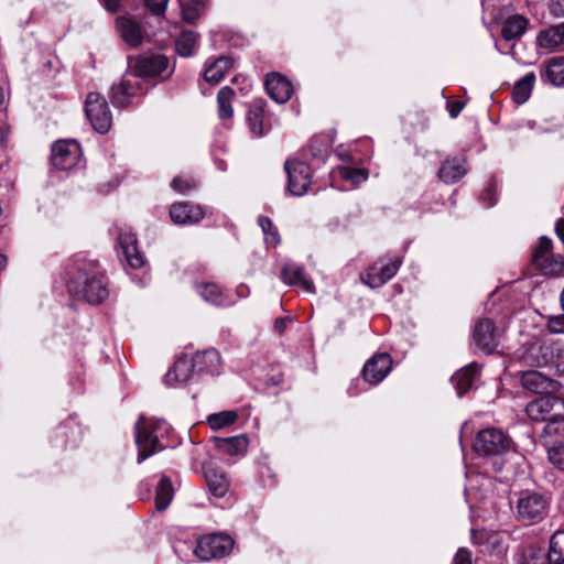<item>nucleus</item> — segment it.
I'll return each mask as SVG.
<instances>
[{"mask_svg":"<svg viewBox=\"0 0 564 564\" xmlns=\"http://www.w3.org/2000/svg\"><path fill=\"white\" fill-rule=\"evenodd\" d=\"M69 292L78 300L89 304H99L108 295V283L97 261H83L75 276L68 283Z\"/></svg>","mask_w":564,"mask_h":564,"instance_id":"nucleus-1","label":"nucleus"},{"mask_svg":"<svg viewBox=\"0 0 564 564\" xmlns=\"http://www.w3.org/2000/svg\"><path fill=\"white\" fill-rule=\"evenodd\" d=\"M402 262L403 260L399 256L381 257L361 273L360 279L371 289L380 288L397 274Z\"/></svg>","mask_w":564,"mask_h":564,"instance_id":"nucleus-2","label":"nucleus"},{"mask_svg":"<svg viewBox=\"0 0 564 564\" xmlns=\"http://www.w3.org/2000/svg\"><path fill=\"white\" fill-rule=\"evenodd\" d=\"M159 424L141 416L135 424V444L138 446V463L162 451L164 447L159 441L156 430Z\"/></svg>","mask_w":564,"mask_h":564,"instance_id":"nucleus-3","label":"nucleus"},{"mask_svg":"<svg viewBox=\"0 0 564 564\" xmlns=\"http://www.w3.org/2000/svg\"><path fill=\"white\" fill-rule=\"evenodd\" d=\"M531 263L544 275H555L564 269V259L560 254L552 252V241L543 236L539 239V243L534 249Z\"/></svg>","mask_w":564,"mask_h":564,"instance_id":"nucleus-4","label":"nucleus"},{"mask_svg":"<svg viewBox=\"0 0 564 564\" xmlns=\"http://www.w3.org/2000/svg\"><path fill=\"white\" fill-rule=\"evenodd\" d=\"M86 117L99 133H107L112 124V116L108 102L99 93L91 91L85 101Z\"/></svg>","mask_w":564,"mask_h":564,"instance_id":"nucleus-5","label":"nucleus"},{"mask_svg":"<svg viewBox=\"0 0 564 564\" xmlns=\"http://www.w3.org/2000/svg\"><path fill=\"white\" fill-rule=\"evenodd\" d=\"M564 348L557 341L545 340L534 343L522 356L523 361L531 367H545L555 364L563 357Z\"/></svg>","mask_w":564,"mask_h":564,"instance_id":"nucleus-6","label":"nucleus"},{"mask_svg":"<svg viewBox=\"0 0 564 564\" xmlns=\"http://www.w3.org/2000/svg\"><path fill=\"white\" fill-rule=\"evenodd\" d=\"M511 440L499 429L480 431L474 443V451L482 456L501 455L510 448Z\"/></svg>","mask_w":564,"mask_h":564,"instance_id":"nucleus-7","label":"nucleus"},{"mask_svg":"<svg viewBox=\"0 0 564 564\" xmlns=\"http://www.w3.org/2000/svg\"><path fill=\"white\" fill-rule=\"evenodd\" d=\"M234 546V541L225 534H209L197 541L195 555L202 561H209L227 555Z\"/></svg>","mask_w":564,"mask_h":564,"instance_id":"nucleus-8","label":"nucleus"},{"mask_svg":"<svg viewBox=\"0 0 564 564\" xmlns=\"http://www.w3.org/2000/svg\"><path fill=\"white\" fill-rule=\"evenodd\" d=\"M284 169L288 174V188L294 196H302L312 183V170L308 164L299 160H286Z\"/></svg>","mask_w":564,"mask_h":564,"instance_id":"nucleus-9","label":"nucleus"},{"mask_svg":"<svg viewBox=\"0 0 564 564\" xmlns=\"http://www.w3.org/2000/svg\"><path fill=\"white\" fill-rule=\"evenodd\" d=\"M82 155L79 144L74 140L57 141L52 147V164L59 170H70Z\"/></svg>","mask_w":564,"mask_h":564,"instance_id":"nucleus-10","label":"nucleus"},{"mask_svg":"<svg viewBox=\"0 0 564 564\" xmlns=\"http://www.w3.org/2000/svg\"><path fill=\"white\" fill-rule=\"evenodd\" d=\"M517 509L521 520L538 522L546 514L547 501L540 494L527 492L518 500Z\"/></svg>","mask_w":564,"mask_h":564,"instance_id":"nucleus-11","label":"nucleus"},{"mask_svg":"<svg viewBox=\"0 0 564 564\" xmlns=\"http://www.w3.org/2000/svg\"><path fill=\"white\" fill-rule=\"evenodd\" d=\"M173 68L170 67V61L164 55H150L138 59L133 66V74L137 77L170 76Z\"/></svg>","mask_w":564,"mask_h":564,"instance_id":"nucleus-12","label":"nucleus"},{"mask_svg":"<svg viewBox=\"0 0 564 564\" xmlns=\"http://www.w3.org/2000/svg\"><path fill=\"white\" fill-rule=\"evenodd\" d=\"M392 359L388 352L375 354L362 368V377L370 384L380 383L391 371Z\"/></svg>","mask_w":564,"mask_h":564,"instance_id":"nucleus-13","label":"nucleus"},{"mask_svg":"<svg viewBox=\"0 0 564 564\" xmlns=\"http://www.w3.org/2000/svg\"><path fill=\"white\" fill-rule=\"evenodd\" d=\"M473 339L479 349L486 354H492L499 344V335L494 322L489 318L480 319L475 326Z\"/></svg>","mask_w":564,"mask_h":564,"instance_id":"nucleus-14","label":"nucleus"},{"mask_svg":"<svg viewBox=\"0 0 564 564\" xmlns=\"http://www.w3.org/2000/svg\"><path fill=\"white\" fill-rule=\"evenodd\" d=\"M205 209L200 205L189 202L175 203L170 208L171 220L176 225H194L205 217Z\"/></svg>","mask_w":564,"mask_h":564,"instance_id":"nucleus-15","label":"nucleus"},{"mask_svg":"<svg viewBox=\"0 0 564 564\" xmlns=\"http://www.w3.org/2000/svg\"><path fill=\"white\" fill-rule=\"evenodd\" d=\"M140 89L138 77L134 74H129L124 76L120 83L112 86L111 100L117 107H127L131 98L134 97Z\"/></svg>","mask_w":564,"mask_h":564,"instance_id":"nucleus-16","label":"nucleus"},{"mask_svg":"<svg viewBox=\"0 0 564 564\" xmlns=\"http://www.w3.org/2000/svg\"><path fill=\"white\" fill-rule=\"evenodd\" d=\"M521 383L524 389L541 394L553 393L558 388L557 381L536 370L523 372Z\"/></svg>","mask_w":564,"mask_h":564,"instance_id":"nucleus-17","label":"nucleus"},{"mask_svg":"<svg viewBox=\"0 0 564 564\" xmlns=\"http://www.w3.org/2000/svg\"><path fill=\"white\" fill-rule=\"evenodd\" d=\"M471 541L476 545L485 546V551L491 555L501 556L507 550L503 538L497 532L473 530Z\"/></svg>","mask_w":564,"mask_h":564,"instance_id":"nucleus-18","label":"nucleus"},{"mask_svg":"<svg viewBox=\"0 0 564 564\" xmlns=\"http://www.w3.org/2000/svg\"><path fill=\"white\" fill-rule=\"evenodd\" d=\"M564 44V23L551 25L536 35V46L547 53L557 51Z\"/></svg>","mask_w":564,"mask_h":564,"instance_id":"nucleus-19","label":"nucleus"},{"mask_svg":"<svg viewBox=\"0 0 564 564\" xmlns=\"http://www.w3.org/2000/svg\"><path fill=\"white\" fill-rule=\"evenodd\" d=\"M118 242L126 261L131 268L140 269L144 265V257L138 249L137 237L133 232H121L118 237Z\"/></svg>","mask_w":564,"mask_h":564,"instance_id":"nucleus-20","label":"nucleus"},{"mask_svg":"<svg viewBox=\"0 0 564 564\" xmlns=\"http://www.w3.org/2000/svg\"><path fill=\"white\" fill-rule=\"evenodd\" d=\"M194 369L198 373L218 375L221 370L220 354L214 349L197 351L192 356Z\"/></svg>","mask_w":564,"mask_h":564,"instance_id":"nucleus-21","label":"nucleus"},{"mask_svg":"<svg viewBox=\"0 0 564 564\" xmlns=\"http://www.w3.org/2000/svg\"><path fill=\"white\" fill-rule=\"evenodd\" d=\"M265 104L262 100H254L247 113V123L250 132L256 138H261L270 130V124L264 122Z\"/></svg>","mask_w":564,"mask_h":564,"instance_id":"nucleus-22","label":"nucleus"},{"mask_svg":"<svg viewBox=\"0 0 564 564\" xmlns=\"http://www.w3.org/2000/svg\"><path fill=\"white\" fill-rule=\"evenodd\" d=\"M204 476L208 490L217 498H223L229 490V479L220 468L207 465L204 467Z\"/></svg>","mask_w":564,"mask_h":564,"instance_id":"nucleus-23","label":"nucleus"},{"mask_svg":"<svg viewBox=\"0 0 564 564\" xmlns=\"http://www.w3.org/2000/svg\"><path fill=\"white\" fill-rule=\"evenodd\" d=\"M265 89L276 102H286L292 96V84L280 74H271L265 78Z\"/></svg>","mask_w":564,"mask_h":564,"instance_id":"nucleus-24","label":"nucleus"},{"mask_svg":"<svg viewBox=\"0 0 564 564\" xmlns=\"http://www.w3.org/2000/svg\"><path fill=\"white\" fill-rule=\"evenodd\" d=\"M281 278L283 282L289 285L300 286L307 293L315 292L313 281L306 276L301 265L295 263H286L282 269Z\"/></svg>","mask_w":564,"mask_h":564,"instance_id":"nucleus-25","label":"nucleus"},{"mask_svg":"<svg viewBox=\"0 0 564 564\" xmlns=\"http://www.w3.org/2000/svg\"><path fill=\"white\" fill-rule=\"evenodd\" d=\"M543 433L564 437V398L553 394L550 422L545 424Z\"/></svg>","mask_w":564,"mask_h":564,"instance_id":"nucleus-26","label":"nucleus"},{"mask_svg":"<svg viewBox=\"0 0 564 564\" xmlns=\"http://www.w3.org/2000/svg\"><path fill=\"white\" fill-rule=\"evenodd\" d=\"M194 371L196 372L192 357L183 356L174 362V366L169 370L164 379L170 386L186 383Z\"/></svg>","mask_w":564,"mask_h":564,"instance_id":"nucleus-27","label":"nucleus"},{"mask_svg":"<svg viewBox=\"0 0 564 564\" xmlns=\"http://www.w3.org/2000/svg\"><path fill=\"white\" fill-rule=\"evenodd\" d=\"M543 82L550 83L556 87L564 86V56H555L543 63L541 70Z\"/></svg>","mask_w":564,"mask_h":564,"instance_id":"nucleus-28","label":"nucleus"},{"mask_svg":"<svg viewBox=\"0 0 564 564\" xmlns=\"http://www.w3.org/2000/svg\"><path fill=\"white\" fill-rule=\"evenodd\" d=\"M479 376L480 369L475 362L456 371L452 377V382L455 386L458 395H463L468 390H470Z\"/></svg>","mask_w":564,"mask_h":564,"instance_id":"nucleus-29","label":"nucleus"},{"mask_svg":"<svg viewBox=\"0 0 564 564\" xmlns=\"http://www.w3.org/2000/svg\"><path fill=\"white\" fill-rule=\"evenodd\" d=\"M553 393L544 394L528 403L525 413L532 421L549 424Z\"/></svg>","mask_w":564,"mask_h":564,"instance_id":"nucleus-30","label":"nucleus"},{"mask_svg":"<svg viewBox=\"0 0 564 564\" xmlns=\"http://www.w3.org/2000/svg\"><path fill=\"white\" fill-rule=\"evenodd\" d=\"M465 174V161L459 158L445 160L438 170V177L445 183H455Z\"/></svg>","mask_w":564,"mask_h":564,"instance_id":"nucleus-31","label":"nucleus"},{"mask_svg":"<svg viewBox=\"0 0 564 564\" xmlns=\"http://www.w3.org/2000/svg\"><path fill=\"white\" fill-rule=\"evenodd\" d=\"M117 26L121 34L122 40L130 46H139L142 42L143 34L141 26L135 22L127 18H119L117 20Z\"/></svg>","mask_w":564,"mask_h":564,"instance_id":"nucleus-32","label":"nucleus"},{"mask_svg":"<svg viewBox=\"0 0 564 564\" xmlns=\"http://www.w3.org/2000/svg\"><path fill=\"white\" fill-rule=\"evenodd\" d=\"M528 24L529 20L523 15L509 17L502 24L501 35L507 41L519 39L527 31Z\"/></svg>","mask_w":564,"mask_h":564,"instance_id":"nucleus-33","label":"nucleus"},{"mask_svg":"<svg viewBox=\"0 0 564 564\" xmlns=\"http://www.w3.org/2000/svg\"><path fill=\"white\" fill-rule=\"evenodd\" d=\"M231 66L232 61L230 58L219 57L205 69L204 76L206 82L213 85L218 84Z\"/></svg>","mask_w":564,"mask_h":564,"instance_id":"nucleus-34","label":"nucleus"},{"mask_svg":"<svg viewBox=\"0 0 564 564\" xmlns=\"http://www.w3.org/2000/svg\"><path fill=\"white\" fill-rule=\"evenodd\" d=\"M535 79V74L530 72L514 84L512 97L517 104H524L529 99Z\"/></svg>","mask_w":564,"mask_h":564,"instance_id":"nucleus-35","label":"nucleus"},{"mask_svg":"<svg viewBox=\"0 0 564 564\" xmlns=\"http://www.w3.org/2000/svg\"><path fill=\"white\" fill-rule=\"evenodd\" d=\"M195 288L204 301L218 306L225 303L223 291L217 284L210 282H202L196 283Z\"/></svg>","mask_w":564,"mask_h":564,"instance_id":"nucleus-36","label":"nucleus"},{"mask_svg":"<svg viewBox=\"0 0 564 564\" xmlns=\"http://www.w3.org/2000/svg\"><path fill=\"white\" fill-rule=\"evenodd\" d=\"M174 490L169 477L163 476L158 484L155 494V507L158 510H165L173 499Z\"/></svg>","mask_w":564,"mask_h":564,"instance_id":"nucleus-37","label":"nucleus"},{"mask_svg":"<svg viewBox=\"0 0 564 564\" xmlns=\"http://www.w3.org/2000/svg\"><path fill=\"white\" fill-rule=\"evenodd\" d=\"M218 448L229 455H241L248 448V438L245 435L224 438L218 442Z\"/></svg>","mask_w":564,"mask_h":564,"instance_id":"nucleus-38","label":"nucleus"},{"mask_svg":"<svg viewBox=\"0 0 564 564\" xmlns=\"http://www.w3.org/2000/svg\"><path fill=\"white\" fill-rule=\"evenodd\" d=\"M208 0H187L182 1L183 20L193 23L205 11Z\"/></svg>","mask_w":564,"mask_h":564,"instance_id":"nucleus-39","label":"nucleus"},{"mask_svg":"<svg viewBox=\"0 0 564 564\" xmlns=\"http://www.w3.org/2000/svg\"><path fill=\"white\" fill-rule=\"evenodd\" d=\"M234 90L226 86L223 87L217 94L218 115L220 119H229L234 115L231 101L234 99Z\"/></svg>","mask_w":564,"mask_h":564,"instance_id":"nucleus-40","label":"nucleus"},{"mask_svg":"<svg viewBox=\"0 0 564 564\" xmlns=\"http://www.w3.org/2000/svg\"><path fill=\"white\" fill-rule=\"evenodd\" d=\"M547 558L552 564L564 563V531H556L552 535Z\"/></svg>","mask_w":564,"mask_h":564,"instance_id":"nucleus-41","label":"nucleus"},{"mask_svg":"<svg viewBox=\"0 0 564 564\" xmlns=\"http://www.w3.org/2000/svg\"><path fill=\"white\" fill-rule=\"evenodd\" d=\"M197 37L198 35L193 31L182 32L175 43L176 52L184 57L193 55L197 44Z\"/></svg>","mask_w":564,"mask_h":564,"instance_id":"nucleus-42","label":"nucleus"},{"mask_svg":"<svg viewBox=\"0 0 564 564\" xmlns=\"http://www.w3.org/2000/svg\"><path fill=\"white\" fill-rule=\"evenodd\" d=\"M238 419L236 411H221L213 413L207 417V423L212 430H220L234 424Z\"/></svg>","mask_w":564,"mask_h":564,"instance_id":"nucleus-43","label":"nucleus"},{"mask_svg":"<svg viewBox=\"0 0 564 564\" xmlns=\"http://www.w3.org/2000/svg\"><path fill=\"white\" fill-rule=\"evenodd\" d=\"M259 226L265 235V241L269 245L275 246L280 241V236L272 220L268 217L260 216L258 219Z\"/></svg>","mask_w":564,"mask_h":564,"instance_id":"nucleus-44","label":"nucleus"},{"mask_svg":"<svg viewBox=\"0 0 564 564\" xmlns=\"http://www.w3.org/2000/svg\"><path fill=\"white\" fill-rule=\"evenodd\" d=\"M340 176L344 180L358 185L368 178V171L366 169L343 167L340 170Z\"/></svg>","mask_w":564,"mask_h":564,"instance_id":"nucleus-45","label":"nucleus"},{"mask_svg":"<svg viewBox=\"0 0 564 564\" xmlns=\"http://www.w3.org/2000/svg\"><path fill=\"white\" fill-rule=\"evenodd\" d=\"M171 186L174 191L186 194L197 187V182L192 176H176L173 178Z\"/></svg>","mask_w":564,"mask_h":564,"instance_id":"nucleus-46","label":"nucleus"},{"mask_svg":"<svg viewBox=\"0 0 564 564\" xmlns=\"http://www.w3.org/2000/svg\"><path fill=\"white\" fill-rule=\"evenodd\" d=\"M69 437V429L66 425L57 426L52 434L51 441L56 447H65Z\"/></svg>","mask_w":564,"mask_h":564,"instance_id":"nucleus-47","label":"nucleus"},{"mask_svg":"<svg viewBox=\"0 0 564 564\" xmlns=\"http://www.w3.org/2000/svg\"><path fill=\"white\" fill-rule=\"evenodd\" d=\"M549 460L560 469L564 470V444L553 446L547 452Z\"/></svg>","mask_w":564,"mask_h":564,"instance_id":"nucleus-48","label":"nucleus"},{"mask_svg":"<svg viewBox=\"0 0 564 564\" xmlns=\"http://www.w3.org/2000/svg\"><path fill=\"white\" fill-rule=\"evenodd\" d=\"M453 564H473L471 552L466 547H459L453 558Z\"/></svg>","mask_w":564,"mask_h":564,"instance_id":"nucleus-49","label":"nucleus"},{"mask_svg":"<svg viewBox=\"0 0 564 564\" xmlns=\"http://www.w3.org/2000/svg\"><path fill=\"white\" fill-rule=\"evenodd\" d=\"M307 148L314 156L322 155L327 151V144H325L319 138H313Z\"/></svg>","mask_w":564,"mask_h":564,"instance_id":"nucleus-50","label":"nucleus"},{"mask_svg":"<svg viewBox=\"0 0 564 564\" xmlns=\"http://www.w3.org/2000/svg\"><path fill=\"white\" fill-rule=\"evenodd\" d=\"M169 0H145L147 8L153 13V14H162L164 13Z\"/></svg>","mask_w":564,"mask_h":564,"instance_id":"nucleus-51","label":"nucleus"},{"mask_svg":"<svg viewBox=\"0 0 564 564\" xmlns=\"http://www.w3.org/2000/svg\"><path fill=\"white\" fill-rule=\"evenodd\" d=\"M547 9L553 18H564V0H550Z\"/></svg>","mask_w":564,"mask_h":564,"instance_id":"nucleus-52","label":"nucleus"},{"mask_svg":"<svg viewBox=\"0 0 564 564\" xmlns=\"http://www.w3.org/2000/svg\"><path fill=\"white\" fill-rule=\"evenodd\" d=\"M291 322L289 317H279L274 321L273 328L276 333L281 334L285 330L288 324Z\"/></svg>","mask_w":564,"mask_h":564,"instance_id":"nucleus-53","label":"nucleus"},{"mask_svg":"<svg viewBox=\"0 0 564 564\" xmlns=\"http://www.w3.org/2000/svg\"><path fill=\"white\" fill-rule=\"evenodd\" d=\"M464 104L460 101H453L448 106L449 116L456 118L464 108Z\"/></svg>","mask_w":564,"mask_h":564,"instance_id":"nucleus-54","label":"nucleus"},{"mask_svg":"<svg viewBox=\"0 0 564 564\" xmlns=\"http://www.w3.org/2000/svg\"><path fill=\"white\" fill-rule=\"evenodd\" d=\"M102 3L108 11L117 12L120 9L121 0H102Z\"/></svg>","mask_w":564,"mask_h":564,"instance_id":"nucleus-55","label":"nucleus"},{"mask_svg":"<svg viewBox=\"0 0 564 564\" xmlns=\"http://www.w3.org/2000/svg\"><path fill=\"white\" fill-rule=\"evenodd\" d=\"M6 265H7V258H6V256L0 253V273L3 271Z\"/></svg>","mask_w":564,"mask_h":564,"instance_id":"nucleus-56","label":"nucleus"},{"mask_svg":"<svg viewBox=\"0 0 564 564\" xmlns=\"http://www.w3.org/2000/svg\"><path fill=\"white\" fill-rule=\"evenodd\" d=\"M560 301H561V306H562V308L564 311V289L561 292Z\"/></svg>","mask_w":564,"mask_h":564,"instance_id":"nucleus-57","label":"nucleus"},{"mask_svg":"<svg viewBox=\"0 0 564 564\" xmlns=\"http://www.w3.org/2000/svg\"><path fill=\"white\" fill-rule=\"evenodd\" d=\"M4 99L3 91L0 89V105L2 104Z\"/></svg>","mask_w":564,"mask_h":564,"instance_id":"nucleus-58","label":"nucleus"}]
</instances>
